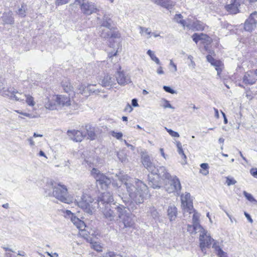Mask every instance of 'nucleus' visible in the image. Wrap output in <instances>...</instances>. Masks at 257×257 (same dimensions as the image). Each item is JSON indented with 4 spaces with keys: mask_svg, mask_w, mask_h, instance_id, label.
Here are the masks:
<instances>
[{
    "mask_svg": "<svg viewBox=\"0 0 257 257\" xmlns=\"http://www.w3.org/2000/svg\"><path fill=\"white\" fill-rule=\"evenodd\" d=\"M157 72L158 74L159 75H162V74H164V72L163 70V67L162 66H160L157 70Z\"/></svg>",
    "mask_w": 257,
    "mask_h": 257,
    "instance_id": "774afa93",
    "label": "nucleus"
},
{
    "mask_svg": "<svg viewBox=\"0 0 257 257\" xmlns=\"http://www.w3.org/2000/svg\"><path fill=\"white\" fill-rule=\"evenodd\" d=\"M7 91L8 93L9 94L8 96L15 98L16 100L24 101L25 100L26 94L19 93L13 88H9Z\"/></svg>",
    "mask_w": 257,
    "mask_h": 257,
    "instance_id": "4be33fe9",
    "label": "nucleus"
},
{
    "mask_svg": "<svg viewBox=\"0 0 257 257\" xmlns=\"http://www.w3.org/2000/svg\"><path fill=\"white\" fill-rule=\"evenodd\" d=\"M200 167L202 170H200V173L204 176H206L209 174V165L207 163H202L200 165Z\"/></svg>",
    "mask_w": 257,
    "mask_h": 257,
    "instance_id": "f704fd0d",
    "label": "nucleus"
},
{
    "mask_svg": "<svg viewBox=\"0 0 257 257\" xmlns=\"http://www.w3.org/2000/svg\"><path fill=\"white\" fill-rule=\"evenodd\" d=\"M147 54L150 56L152 60L154 61L157 64H160V61L159 59L155 56L154 53L152 51H151V50H149L147 51Z\"/></svg>",
    "mask_w": 257,
    "mask_h": 257,
    "instance_id": "e433bc0d",
    "label": "nucleus"
},
{
    "mask_svg": "<svg viewBox=\"0 0 257 257\" xmlns=\"http://www.w3.org/2000/svg\"><path fill=\"white\" fill-rule=\"evenodd\" d=\"M199 40H204L208 41V39L209 38L206 35L204 34L203 33L199 34Z\"/></svg>",
    "mask_w": 257,
    "mask_h": 257,
    "instance_id": "6e6d98bb",
    "label": "nucleus"
},
{
    "mask_svg": "<svg viewBox=\"0 0 257 257\" xmlns=\"http://www.w3.org/2000/svg\"><path fill=\"white\" fill-rule=\"evenodd\" d=\"M80 9L83 14L85 15H91L93 13H96L99 11L96 6L92 2H89L85 0L82 3L80 6Z\"/></svg>",
    "mask_w": 257,
    "mask_h": 257,
    "instance_id": "9b49d317",
    "label": "nucleus"
},
{
    "mask_svg": "<svg viewBox=\"0 0 257 257\" xmlns=\"http://www.w3.org/2000/svg\"><path fill=\"white\" fill-rule=\"evenodd\" d=\"M76 200L77 205L84 212L90 215L95 212L96 208H98L97 201H94L88 194H83L80 199L78 198Z\"/></svg>",
    "mask_w": 257,
    "mask_h": 257,
    "instance_id": "423d86ee",
    "label": "nucleus"
},
{
    "mask_svg": "<svg viewBox=\"0 0 257 257\" xmlns=\"http://www.w3.org/2000/svg\"><path fill=\"white\" fill-rule=\"evenodd\" d=\"M65 216L70 218L72 222L77 227V228L81 230L84 229L85 227L84 222L77 217L74 214L72 213L70 210H67L65 211Z\"/></svg>",
    "mask_w": 257,
    "mask_h": 257,
    "instance_id": "4468645a",
    "label": "nucleus"
},
{
    "mask_svg": "<svg viewBox=\"0 0 257 257\" xmlns=\"http://www.w3.org/2000/svg\"><path fill=\"white\" fill-rule=\"evenodd\" d=\"M85 129L88 136V139L90 140H94L96 138L95 133V128L90 125H86Z\"/></svg>",
    "mask_w": 257,
    "mask_h": 257,
    "instance_id": "cd10ccee",
    "label": "nucleus"
},
{
    "mask_svg": "<svg viewBox=\"0 0 257 257\" xmlns=\"http://www.w3.org/2000/svg\"><path fill=\"white\" fill-rule=\"evenodd\" d=\"M26 98L24 101L30 106H33L35 104L34 98L30 95H25Z\"/></svg>",
    "mask_w": 257,
    "mask_h": 257,
    "instance_id": "4c0bfd02",
    "label": "nucleus"
},
{
    "mask_svg": "<svg viewBox=\"0 0 257 257\" xmlns=\"http://www.w3.org/2000/svg\"><path fill=\"white\" fill-rule=\"evenodd\" d=\"M142 162L144 166L150 172L148 175L149 184L153 188H157L160 187V180H159V175H163L168 177L169 175L165 173V168L164 167H160L156 168L151 162L150 157L146 152L141 153Z\"/></svg>",
    "mask_w": 257,
    "mask_h": 257,
    "instance_id": "f03ea898",
    "label": "nucleus"
},
{
    "mask_svg": "<svg viewBox=\"0 0 257 257\" xmlns=\"http://www.w3.org/2000/svg\"><path fill=\"white\" fill-rule=\"evenodd\" d=\"M178 214L177 209L174 205H171L167 209V216L170 221L175 220Z\"/></svg>",
    "mask_w": 257,
    "mask_h": 257,
    "instance_id": "5701e85b",
    "label": "nucleus"
},
{
    "mask_svg": "<svg viewBox=\"0 0 257 257\" xmlns=\"http://www.w3.org/2000/svg\"><path fill=\"white\" fill-rule=\"evenodd\" d=\"M211 64L215 67V69L217 72V75H219L222 71L221 67L222 64L221 62L219 60H215Z\"/></svg>",
    "mask_w": 257,
    "mask_h": 257,
    "instance_id": "72a5a7b5",
    "label": "nucleus"
},
{
    "mask_svg": "<svg viewBox=\"0 0 257 257\" xmlns=\"http://www.w3.org/2000/svg\"><path fill=\"white\" fill-rule=\"evenodd\" d=\"M2 19L4 22V24L12 25L14 23V20L13 17V14L11 11L8 13H4L3 16L2 17Z\"/></svg>",
    "mask_w": 257,
    "mask_h": 257,
    "instance_id": "bb28decb",
    "label": "nucleus"
},
{
    "mask_svg": "<svg viewBox=\"0 0 257 257\" xmlns=\"http://www.w3.org/2000/svg\"><path fill=\"white\" fill-rule=\"evenodd\" d=\"M104 257H123L121 254L114 252L113 251H109L107 252L104 255Z\"/></svg>",
    "mask_w": 257,
    "mask_h": 257,
    "instance_id": "37998d69",
    "label": "nucleus"
},
{
    "mask_svg": "<svg viewBox=\"0 0 257 257\" xmlns=\"http://www.w3.org/2000/svg\"><path fill=\"white\" fill-rule=\"evenodd\" d=\"M93 85L88 84L86 86L84 84H81L78 87V91L79 93L84 95L85 97H87L91 93H96V90L91 88Z\"/></svg>",
    "mask_w": 257,
    "mask_h": 257,
    "instance_id": "aec40b11",
    "label": "nucleus"
},
{
    "mask_svg": "<svg viewBox=\"0 0 257 257\" xmlns=\"http://www.w3.org/2000/svg\"><path fill=\"white\" fill-rule=\"evenodd\" d=\"M187 27L189 29L196 31H203L204 29V24L199 21L192 22L190 19H188Z\"/></svg>",
    "mask_w": 257,
    "mask_h": 257,
    "instance_id": "412c9836",
    "label": "nucleus"
},
{
    "mask_svg": "<svg viewBox=\"0 0 257 257\" xmlns=\"http://www.w3.org/2000/svg\"><path fill=\"white\" fill-rule=\"evenodd\" d=\"M120 34L118 33L113 32L111 31V34L109 38H118L120 37Z\"/></svg>",
    "mask_w": 257,
    "mask_h": 257,
    "instance_id": "4d7b16f0",
    "label": "nucleus"
},
{
    "mask_svg": "<svg viewBox=\"0 0 257 257\" xmlns=\"http://www.w3.org/2000/svg\"><path fill=\"white\" fill-rule=\"evenodd\" d=\"M175 3L171 0H163V2H161L160 6L164 7L167 10L172 9L173 7L175 6Z\"/></svg>",
    "mask_w": 257,
    "mask_h": 257,
    "instance_id": "c756f323",
    "label": "nucleus"
},
{
    "mask_svg": "<svg viewBox=\"0 0 257 257\" xmlns=\"http://www.w3.org/2000/svg\"><path fill=\"white\" fill-rule=\"evenodd\" d=\"M187 230L188 231H190L191 233H193V232H194L195 233H197V232H198V230H196V232L195 231V230L193 229V225L192 226L190 225H188V228H187Z\"/></svg>",
    "mask_w": 257,
    "mask_h": 257,
    "instance_id": "bf43d9fd",
    "label": "nucleus"
},
{
    "mask_svg": "<svg viewBox=\"0 0 257 257\" xmlns=\"http://www.w3.org/2000/svg\"><path fill=\"white\" fill-rule=\"evenodd\" d=\"M165 129L169 134V135L171 136L172 137L179 138L180 137L179 134L177 132H175L171 129H169L167 127H165Z\"/></svg>",
    "mask_w": 257,
    "mask_h": 257,
    "instance_id": "a18cd8bd",
    "label": "nucleus"
},
{
    "mask_svg": "<svg viewBox=\"0 0 257 257\" xmlns=\"http://www.w3.org/2000/svg\"><path fill=\"white\" fill-rule=\"evenodd\" d=\"M115 209L116 210L118 214V218H119L124 224L125 227H131L134 224L132 219V214L126 210V208L120 204L116 205Z\"/></svg>",
    "mask_w": 257,
    "mask_h": 257,
    "instance_id": "0eeeda50",
    "label": "nucleus"
},
{
    "mask_svg": "<svg viewBox=\"0 0 257 257\" xmlns=\"http://www.w3.org/2000/svg\"><path fill=\"white\" fill-rule=\"evenodd\" d=\"M113 201V199L112 195L108 192L103 193L96 200L98 207L99 208L105 206L106 204H110Z\"/></svg>",
    "mask_w": 257,
    "mask_h": 257,
    "instance_id": "dca6fc26",
    "label": "nucleus"
},
{
    "mask_svg": "<svg viewBox=\"0 0 257 257\" xmlns=\"http://www.w3.org/2000/svg\"><path fill=\"white\" fill-rule=\"evenodd\" d=\"M256 77L255 70L254 71H247L245 73L243 77V82L245 84L252 85L256 81Z\"/></svg>",
    "mask_w": 257,
    "mask_h": 257,
    "instance_id": "6ab92c4d",
    "label": "nucleus"
},
{
    "mask_svg": "<svg viewBox=\"0 0 257 257\" xmlns=\"http://www.w3.org/2000/svg\"><path fill=\"white\" fill-rule=\"evenodd\" d=\"M257 24V13L254 12L251 13L249 18L245 21L244 24V30L246 31L251 32L256 27Z\"/></svg>",
    "mask_w": 257,
    "mask_h": 257,
    "instance_id": "f8f14e48",
    "label": "nucleus"
},
{
    "mask_svg": "<svg viewBox=\"0 0 257 257\" xmlns=\"http://www.w3.org/2000/svg\"><path fill=\"white\" fill-rule=\"evenodd\" d=\"M99 83L101 85L105 87L116 88L117 85L114 76L109 74H107L101 79H100Z\"/></svg>",
    "mask_w": 257,
    "mask_h": 257,
    "instance_id": "ddd939ff",
    "label": "nucleus"
},
{
    "mask_svg": "<svg viewBox=\"0 0 257 257\" xmlns=\"http://www.w3.org/2000/svg\"><path fill=\"white\" fill-rule=\"evenodd\" d=\"M88 242H89L91 244V247L97 251H101L102 246L100 243L97 241H92L91 239H87Z\"/></svg>",
    "mask_w": 257,
    "mask_h": 257,
    "instance_id": "c85d7f7f",
    "label": "nucleus"
},
{
    "mask_svg": "<svg viewBox=\"0 0 257 257\" xmlns=\"http://www.w3.org/2000/svg\"><path fill=\"white\" fill-rule=\"evenodd\" d=\"M192 212H194L193 215V229L196 232L197 230H199L198 231H200L201 229H204L199 224V219L200 217L199 214L197 212H195L194 210Z\"/></svg>",
    "mask_w": 257,
    "mask_h": 257,
    "instance_id": "393cba45",
    "label": "nucleus"
},
{
    "mask_svg": "<svg viewBox=\"0 0 257 257\" xmlns=\"http://www.w3.org/2000/svg\"><path fill=\"white\" fill-rule=\"evenodd\" d=\"M26 6L23 4L21 6V8H20L18 11L17 12L18 15H19L21 17H24L26 16Z\"/></svg>",
    "mask_w": 257,
    "mask_h": 257,
    "instance_id": "a19ab883",
    "label": "nucleus"
},
{
    "mask_svg": "<svg viewBox=\"0 0 257 257\" xmlns=\"http://www.w3.org/2000/svg\"><path fill=\"white\" fill-rule=\"evenodd\" d=\"M62 86L64 91L70 95V93L71 92H73L74 95H75V93L73 92L74 88L72 86L70 81L69 79H65L62 82Z\"/></svg>",
    "mask_w": 257,
    "mask_h": 257,
    "instance_id": "a878e982",
    "label": "nucleus"
},
{
    "mask_svg": "<svg viewBox=\"0 0 257 257\" xmlns=\"http://www.w3.org/2000/svg\"><path fill=\"white\" fill-rule=\"evenodd\" d=\"M206 59L207 61L210 62L211 64L214 61L215 59L210 55H208L206 56Z\"/></svg>",
    "mask_w": 257,
    "mask_h": 257,
    "instance_id": "69168bd1",
    "label": "nucleus"
},
{
    "mask_svg": "<svg viewBox=\"0 0 257 257\" xmlns=\"http://www.w3.org/2000/svg\"><path fill=\"white\" fill-rule=\"evenodd\" d=\"M163 89L165 91L170 93L171 94H174L175 93V91L169 86H164Z\"/></svg>",
    "mask_w": 257,
    "mask_h": 257,
    "instance_id": "5fc2aeb1",
    "label": "nucleus"
},
{
    "mask_svg": "<svg viewBox=\"0 0 257 257\" xmlns=\"http://www.w3.org/2000/svg\"><path fill=\"white\" fill-rule=\"evenodd\" d=\"M226 178V183L228 186L234 185L236 183V181L232 177H227Z\"/></svg>",
    "mask_w": 257,
    "mask_h": 257,
    "instance_id": "de8ad7c7",
    "label": "nucleus"
},
{
    "mask_svg": "<svg viewBox=\"0 0 257 257\" xmlns=\"http://www.w3.org/2000/svg\"><path fill=\"white\" fill-rule=\"evenodd\" d=\"M28 142L29 143L31 147H33L35 145V143L32 137H30L27 139Z\"/></svg>",
    "mask_w": 257,
    "mask_h": 257,
    "instance_id": "680f3d73",
    "label": "nucleus"
},
{
    "mask_svg": "<svg viewBox=\"0 0 257 257\" xmlns=\"http://www.w3.org/2000/svg\"><path fill=\"white\" fill-rule=\"evenodd\" d=\"M165 173L168 174L169 176L166 177L163 175V173L161 175H159V180H160L161 186L164 184L165 188L166 190L169 193L178 192L180 191L181 189V186L179 179L176 176H171L170 174L168 173L165 169Z\"/></svg>",
    "mask_w": 257,
    "mask_h": 257,
    "instance_id": "20e7f679",
    "label": "nucleus"
},
{
    "mask_svg": "<svg viewBox=\"0 0 257 257\" xmlns=\"http://www.w3.org/2000/svg\"><path fill=\"white\" fill-rule=\"evenodd\" d=\"M124 110L125 111L131 112L133 110L132 106L130 104H127L124 108Z\"/></svg>",
    "mask_w": 257,
    "mask_h": 257,
    "instance_id": "338daca9",
    "label": "nucleus"
},
{
    "mask_svg": "<svg viewBox=\"0 0 257 257\" xmlns=\"http://www.w3.org/2000/svg\"><path fill=\"white\" fill-rule=\"evenodd\" d=\"M115 78L117 83L121 85H124L131 82L130 76L122 71H118Z\"/></svg>",
    "mask_w": 257,
    "mask_h": 257,
    "instance_id": "a211bd4d",
    "label": "nucleus"
},
{
    "mask_svg": "<svg viewBox=\"0 0 257 257\" xmlns=\"http://www.w3.org/2000/svg\"><path fill=\"white\" fill-rule=\"evenodd\" d=\"M45 106L46 109L49 110H54L56 109V105L55 103H53L52 101L49 100H48L47 102H46Z\"/></svg>",
    "mask_w": 257,
    "mask_h": 257,
    "instance_id": "ea45409f",
    "label": "nucleus"
},
{
    "mask_svg": "<svg viewBox=\"0 0 257 257\" xmlns=\"http://www.w3.org/2000/svg\"><path fill=\"white\" fill-rule=\"evenodd\" d=\"M199 34H194L192 36V39H193V40L195 42V43H197V42L200 40H199Z\"/></svg>",
    "mask_w": 257,
    "mask_h": 257,
    "instance_id": "13d9d810",
    "label": "nucleus"
},
{
    "mask_svg": "<svg viewBox=\"0 0 257 257\" xmlns=\"http://www.w3.org/2000/svg\"><path fill=\"white\" fill-rule=\"evenodd\" d=\"M21 115L19 117L21 119H26V120H28V119L36 118L38 116L34 115L33 113H20Z\"/></svg>",
    "mask_w": 257,
    "mask_h": 257,
    "instance_id": "58836bf2",
    "label": "nucleus"
},
{
    "mask_svg": "<svg viewBox=\"0 0 257 257\" xmlns=\"http://www.w3.org/2000/svg\"><path fill=\"white\" fill-rule=\"evenodd\" d=\"M176 145L178 149V153H179V155L181 156L182 158L183 159L186 160V156L184 153L181 143L180 142H177Z\"/></svg>",
    "mask_w": 257,
    "mask_h": 257,
    "instance_id": "c9c22d12",
    "label": "nucleus"
},
{
    "mask_svg": "<svg viewBox=\"0 0 257 257\" xmlns=\"http://www.w3.org/2000/svg\"><path fill=\"white\" fill-rule=\"evenodd\" d=\"M174 20L177 23L180 24L183 27H187L188 20L185 21L183 19V17L181 14H177L175 16Z\"/></svg>",
    "mask_w": 257,
    "mask_h": 257,
    "instance_id": "473e14b6",
    "label": "nucleus"
},
{
    "mask_svg": "<svg viewBox=\"0 0 257 257\" xmlns=\"http://www.w3.org/2000/svg\"><path fill=\"white\" fill-rule=\"evenodd\" d=\"M182 207L184 212L192 213L194 211L192 200L191 199V195L189 193H186L181 196Z\"/></svg>",
    "mask_w": 257,
    "mask_h": 257,
    "instance_id": "1a4fd4ad",
    "label": "nucleus"
},
{
    "mask_svg": "<svg viewBox=\"0 0 257 257\" xmlns=\"http://www.w3.org/2000/svg\"><path fill=\"white\" fill-rule=\"evenodd\" d=\"M243 195L245 198L250 202H254L256 200L254 199L251 194L246 192V191L243 192Z\"/></svg>",
    "mask_w": 257,
    "mask_h": 257,
    "instance_id": "49530a36",
    "label": "nucleus"
},
{
    "mask_svg": "<svg viewBox=\"0 0 257 257\" xmlns=\"http://www.w3.org/2000/svg\"><path fill=\"white\" fill-rule=\"evenodd\" d=\"M91 174L96 180L97 184L100 185L103 189L107 188L112 182L110 178L101 173L99 170L96 168L92 169Z\"/></svg>",
    "mask_w": 257,
    "mask_h": 257,
    "instance_id": "6e6552de",
    "label": "nucleus"
},
{
    "mask_svg": "<svg viewBox=\"0 0 257 257\" xmlns=\"http://www.w3.org/2000/svg\"><path fill=\"white\" fill-rule=\"evenodd\" d=\"M53 189L52 195L62 202L70 204L72 199L68 195V190L66 186L60 183L51 181L49 184Z\"/></svg>",
    "mask_w": 257,
    "mask_h": 257,
    "instance_id": "39448f33",
    "label": "nucleus"
},
{
    "mask_svg": "<svg viewBox=\"0 0 257 257\" xmlns=\"http://www.w3.org/2000/svg\"><path fill=\"white\" fill-rule=\"evenodd\" d=\"M244 214L245 216L246 217V218L247 219V220H248V221L250 223H252L253 222V220L251 218V216H250V215L249 214H248L247 213H246V212H244Z\"/></svg>",
    "mask_w": 257,
    "mask_h": 257,
    "instance_id": "e2e57ef3",
    "label": "nucleus"
},
{
    "mask_svg": "<svg viewBox=\"0 0 257 257\" xmlns=\"http://www.w3.org/2000/svg\"><path fill=\"white\" fill-rule=\"evenodd\" d=\"M163 106L165 108H166V107L172 108L171 105L170 104L169 102L167 100H164V103L163 104Z\"/></svg>",
    "mask_w": 257,
    "mask_h": 257,
    "instance_id": "0e129e2a",
    "label": "nucleus"
},
{
    "mask_svg": "<svg viewBox=\"0 0 257 257\" xmlns=\"http://www.w3.org/2000/svg\"><path fill=\"white\" fill-rule=\"evenodd\" d=\"M100 33L101 37L104 38H109L111 34V28L102 27L100 28Z\"/></svg>",
    "mask_w": 257,
    "mask_h": 257,
    "instance_id": "2f4dec72",
    "label": "nucleus"
},
{
    "mask_svg": "<svg viewBox=\"0 0 257 257\" xmlns=\"http://www.w3.org/2000/svg\"><path fill=\"white\" fill-rule=\"evenodd\" d=\"M52 100L57 103L59 105L63 107H68L72 106L75 109V105H71V100L69 97H67L65 95H59L53 96Z\"/></svg>",
    "mask_w": 257,
    "mask_h": 257,
    "instance_id": "2eb2a0df",
    "label": "nucleus"
},
{
    "mask_svg": "<svg viewBox=\"0 0 257 257\" xmlns=\"http://www.w3.org/2000/svg\"><path fill=\"white\" fill-rule=\"evenodd\" d=\"M111 206L110 204H106L105 206L102 207L100 209L101 210L104 217L108 221H114L116 217V214L114 210H116L115 208Z\"/></svg>",
    "mask_w": 257,
    "mask_h": 257,
    "instance_id": "9d476101",
    "label": "nucleus"
},
{
    "mask_svg": "<svg viewBox=\"0 0 257 257\" xmlns=\"http://www.w3.org/2000/svg\"><path fill=\"white\" fill-rule=\"evenodd\" d=\"M121 184L125 186L127 193L119 195L125 205L132 210L137 208L136 205L144 202L150 196L147 186L142 181L130 178L127 175H116L112 184L114 187H120Z\"/></svg>",
    "mask_w": 257,
    "mask_h": 257,
    "instance_id": "f257e3e1",
    "label": "nucleus"
},
{
    "mask_svg": "<svg viewBox=\"0 0 257 257\" xmlns=\"http://www.w3.org/2000/svg\"><path fill=\"white\" fill-rule=\"evenodd\" d=\"M198 232H200V247L204 254L206 253V248H209L212 243H213L212 248L214 249L216 253L219 257H228L227 253L220 247L218 242L211 237L206 230L201 229Z\"/></svg>",
    "mask_w": 257,
    "mask_h": 257,
    "instance_id": "7ed1b4c3",
    "label": "nucleus"
},
{
    "mask_svg": "<svg viewBox=\"0 0 257 257\" xmlns=\"http://www.w3.org/2000/svg\"><path fill=\"white\" fill-rule=\"evenodd\" d=\"M150 212L152 216L154 218H156L158 217V213L157 210L154 207L151 208L150 209Z\"/></svg>",
    "mask_w": 257,
    "mask_h": 257,
    "instance_id": "09e8293b",
    "label": "nucleus"
},
{
    "mask_svg": "<svg viewBox=\"0 0 257 257\" xmlns=\"http://www.w3.org/2000/svg\"><path fill=\"white\" fill-rule=\"evenodd\" d=\"M140 33L142 35H143L144 33H145L147 35H150V34L152 33L151 30L150 28H147L143 27H140Z\"/></svg>",
    "mask_w": 257,
    "mask_h": 257,
    "instance_id": "c03bdc74",
    "label": "nucleus"
},
{
    "mask_svg": "<svg viewBox=\"0 0 257 257\" xmlns=\"http://www.w3.org/2000/svg\"><path fill=\"white\" fill-rule=\"evenodd\" d=\"M111 20L107 16L104 15L102 23L101 24L100 28L102 27L111 28Z\"/></svg>",
    "mask_w": 257,
    "mask_h": 257,
    "instance_id": "7c9ffc66",
    "label": "nucleus"
},
{
    "mask_svg": "<svg viewBox=\"0 0 257 257\" xmlns=\"http://www.w3.org/2000/svg\"><path fill=\"white\" fill-rule=\"evenodd\" d=\"M67 134L69 138L76 142H80L86 136L85 134L78 130H68Z\"/></svg>",
    "mask_w": 257,
    "mask_h": 257,
    "instance_id": "f3484780",
    "label": "nucleus"
},
{
    "mask_svg": "<svg viewBox=\"0 0 257 257\" xmlns=\"http://www.w3.org/2000/svg\"><path fill=\"white\" fill-rule=\"evenodd\" d=\"M117 157L121 162H124L126 160V156L123 155L122 152L117 153Z\"/></svg>",
    "mask_w": 257,
    "mask_h": 257,
    "instance_id": "3c124183",
    "label": "nucleus"
},
{
    "mask_svg": "<svg viewBox=\"0 0 257 257\" xmlns=\"http://www.w3.org/2000/svg\"><path fill=\"white\" fill-rule=\"evenodd\" d=\"M170 66L172 67L173 69L171 70V71L173 72H176L177 71V67L176 65L173 62L172 60H170Z\"/></svg>",
    "mask_w": 257,
    "mask_h": 257,
    "instance_id": "864d4df0",
    "label": "nucleus"
},
{
    "mask_svg": "<svg viewBox=\"0 0 257 257\" xmlns=\"http://www.w3.org/2000/svg\"><path fill=\"white\" fill-rule=\"evenodd\" d=\"M250 174L254 177L257 178V169H251L250 170Z\"/></svg>",
    "mask_w": 257,
    "mask_h": 257,
    "instance_id": "052dcab7",
    "label": "nucleus"
},
{
    "mask_svg": "<svg viewBox=\"0 0 257 257\" xmlns=\"http://www.w3.org/2000/svg\"><path fill=\"white\" fill-rule=\"evenodd\" d=\"M111 135L116 138L118 140L120 139L122 137V134L121 133H116L114 131L111 132Z\"/></svg>",
    "mask_w": 257,
    "mask_h": 257,
    "instance_id": "8fccbe9b",
    "label": "nucleus"
},
{
    "mask_svg": "<svg viewBox=\"0 0 257 257\" xmlns=\"http://www.w3.org/2000/svg\"><path fill=\"white\" fill-rule=\"evenodd\" d=\"M70 0H56L55 4L56 6H61L66 4L69 2Z\"/></svg>",
    "mask_w": 257,
    "mask_h": 257,
    "instance_id": "603ef678",
    "label": "nucleus"
},
{
    "mask_svg": "<svg viewBox=\"0 0 257 257\" xmlns=\"http://www.w3.org/2000/svg\"><path fill=\"white\" fill-rule=\"evenodd\" d=\"M239 0H231V3L227 5L225 8L227 11L232 14H236L238 12L239 6Z\"/></svg>",
    "mask_w": 257,
    "mask_h": 257,
    "instance_id": "b1692460",
    "label": "nucleus"
},
{
    "mask_svg": "<svg viewBox=\"0 0 257 257\" xmlns=\"http://www.w3.org/2000/svg\"><path fill=\"white\" fill-rule=\"evenodd\" d=\"M4 80L0 78V94L2 95H9V94L6 93V91L5 90L4 87Z\"/></svg>",
    "mask_w": 257,
    "mask_h": 257,
    "instance_id": "79ce46f5",
    "label": "nucleus"
}]
</instances>
